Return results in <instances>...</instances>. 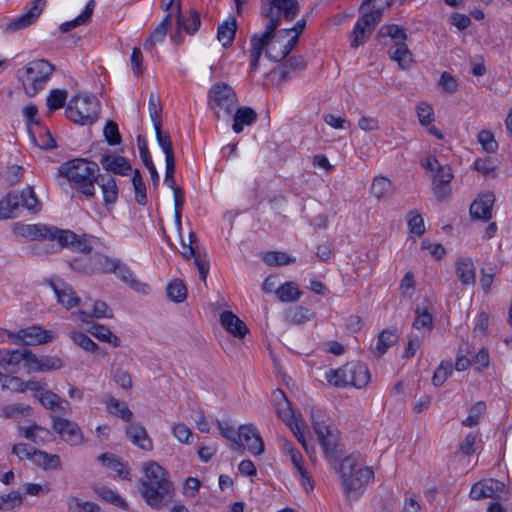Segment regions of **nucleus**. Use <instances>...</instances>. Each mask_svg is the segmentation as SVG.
Instances as JSON below:
<instances>
[{"mask_svg":"<svg viewBox=\"0 0 512 512\" xmlns=\"http://www.w3.org/2000/svg\"><path fill=\"white\" fill-rule=\"evenodd\" d=\"M299 12V3L296 0H261V16L265 20V31L254 34L251 39V71H256L259 60L273 30L278 28L281 16L292 21Z\"/></svg>","mask_w":512,"mask_h":512,"instance_id":"nucleus-1","label":"nucleus"},{"mask_svg":"<svg viewBox=\"0 0 512 512\" xmlns=\"http://www.w3.org/2000/svg\"><path fill=\"white\" fill-rule=\"evenodd\" d=\"M13 232L31 241H56L59 248H69L72 251L88 254L92 251L90 239L82 237L68 229H60L47 224H14Z\"/></svg>","mask_w":512,"mask_h":512,"instance_id":"nucleus-2","label":"nucleus"},{"mask_svg":"<svg viewBox=\"0 0 512 512\" xmlns=\"http://www.w3.org/2000/svg\"><path fill=\"white\" fill-rule=\"evenodd\" d=\"M139 492L148 506L155 510L166 507L175 496V487L168 472L156 462L145 467V479L141 480Z\"/></svg>","mask_w":512,"mask_h":512,"instance_id":"nucleus-3","label":"nucleus"},{"mask_svg":"<svg viewBox=\"0 0 512 512\" xmlns=\"http://www.w3.org/2000/svg\"><path fill=\"white\" fill-rule=\"evenodd\" d=\"M58 171L82 194L87 197L94 196V184L99 175V166L96 162L76 158L63 163Z\"/></svg>","mask_w":512,"mask_h":512,"instance_id":"nucleus-4","label":"nucleus"},{"mask_svg":"<svg viewBox=\"0 0 512 512\" xmlns=\"http://www.w3.org/2000/svg\"><path fill=\"white\" fill-rule=\"evenodd\" d=\"M377 0H364L359 7L361 16L357 20L353 31L350 33V45L357 48L363 45L371 35L375 26L380 22L384 6L376 5ZM393 0H385L386 5H391Z\"/></svg>","mask_w":512,"mask_h":512,"instance_id":"nucleus-5","label":"nucleus"},{"mask_svg":"<svg viewBox=\"0 0 512 512\" xmlns=\"http://www.w3.org/2000/svg\"><path fill=\"white\" fill-rule=\"evenodd\" d=\"M321 410H312V426L317 435L320 447L327 461L332 465L336 464L342 458L344 452L342 448L340 432L334 425H327L320 420Z\"/></svg>","mask_w":512,"mask_h":512,"instance_id":"nucleus-6","label":"nucleus"},{"mask_svg":"<svg viewBox=\"0 0 512 512\" xmlns=\"http://www.w3.org/2000/svg\"><path fill=\"white\" fill-rule=\"evenodd\" d=\"M376 38L380 44H387L389 39L393 46L389 49V57L396 61L402 69H407L412 63V53L408 49L406 40L407 34L405 29L399 27L396 24L382 25L376 35Z\"/></svg>","mask_w":512,"mask_h":512,"instance_id":"nucleus-7","label":"nucleus"},{"mask_svg":"<svg viewBox=\"0 0 512 512\" xmlns=\"http://www.w3.org/2000/svg\"><path fill=\"white\" fill-rule=\"evenodd\" d=\"M68 119L81 125L94 123L99 115V102L96 97L73 96L65 110Z\"/></svg>","mask_w":512,"mask_h":512,"instance_id":"nucleus-8","label":"nucleus"},{"mask_svg":"<svg viewBox=\"0 0 512 512\" xmlns=\"http://www.w3.org/2000/svg\"><path fill=\"white\" fill-rule=\"evenodd\" d=\"M20 206L34 213L41 210V203L32 187H27L21 192L9 193L0 200V220L14 217V211Z\"/></svg>","mask_w":512,"mask_h":512,"instance_id":"nucleus-9","label":"nucleus"},{"mask_svg":"<svg viewBox=\"0 0 512 512\" xmlns=\"http://www.w3.org/2000/svg\"><path fill=\"white\" fill-rule=\"evenodd\" d=\"M238 99L234 89L225 82H218L208 91V105L216 118L221 113L230 116L237 105Z\"/></svg>","mask_w":512,"mask_h":512,"instance_id":"nucleus-10","label":"nucleus"},{"mask_svg":"<svg viewBox=\"0 0 512 512\" xmlns=\"http://www.w3.org/2000/svg\"><path fill=\"white\" fill-rule=\"evenodd\" d=\"M55 67L44 59H39L28 63L25 68L26 82H23L25 92L29 96H35L41 91L51 75Z\"/></svg>","mask_w":512,"mask_h":512,"instance_id":"nucleus-11","label":"nucleus"},{"mask_svg":"<svg viewBox=\"0 0 512 512\" xmlns=\"http://www.w3.org/2000/svg\"><path fill=\"white\" fill-rule=\"evenodd\" d=\"M118 259L111 258L102 254H95L85 262L75 259L71 263L74 270L84 272L86 274H112L115 270V264Z\"/></svg>","mask_w":512,"mask_h":512,"instance_id":"nucleus-12","label":"nucleus"},{"mask_svg":"<svg viewBox=\"0 0 512 512\" xmlns=\"http://www.w3.org/2000/svg\"><path fill=\"white\" fill-rule=\"evenodd\" d=\"M507 489L503 482L494 479H485L475 483L470 490V497L474 500L492 498L495 500L507 499Z\"/></svg>","mask_w":512,"mask_h":512,"instance_id":"nucleus-13","label":"nucleus"},{"mask_svg":"<svg viewBox=\"0 0 512 512\" xmlns=\"http://www.w3.org/2000/svg\"><path fill=\"white\" fill-rule=\"evenodd\" d=\"M30 5L25 13L2 24V30L6 33H12L32 25L42 13L45 0H33Z\"/></svg>","mask_w":512,"mask_h":512,"instance_id":"nucleus-14","label":"nucleus"},{"mask_svg":"<svg viewBox=\"0 0 512 512\" xmlns=\"http://www.w3.org/2000/svg\"><path fill=\"white\" fill-rule=\"evenodd\" d=\"M53 429L62 440L71 446L80 445L83 442V434L77 423L63 417H52Z\"/></svg>","mask_w":512,"mask_h":512,"instance_id":"nucleus-15","label":"nucleus"},{"mask_svg":"<svg viewBox=\"0 0 512 512\" xmlns=\"http://www.w3.org/2000/svg\"><path fill=\"white\" fill-rule=\"evenodd\" d=\"M46 283L53 290L58 303L65 307L67 310L79 305L81 301L80 297L76 295L71 285L66 283L63 279H48L46 280Z\"/></svg>","mask_w":512,"mask_h":512,"instance_id":"nucleus-16","label":"nucleus"},{"mask_svg":"<svg viewBox=\"0 0 512 512\" xmlns=\"http://www.w3.org/2000/svg\"><path fill=\"white\" fill-rule=\"evenodd\" d=\"M374 477L370 467L359 468L352 474H344L342 485L347 495L360 494L363 487Z\"/></svg>","mask_w":512,"mask_h":512,"instance_id":"nucleus-17","label":"nucleus"},{"mask_svg":"<svg viewBox=\"0 0 512 512\" xmlns=\"http://www.w3.org/2000/svg\"><path fill=\"white\" fill-rule=\"evenodd\" d=\"M238 441L245 446L252 455H261L264 452V442L253 424H244L239 427Z\"/></svg>","mask_w":512,"mask_h":512,"instance_id":"nucleus-18","label":"nucleus"},{"mask_svg":"<svg viewBox=\"0 0 512 512\" xmlns=\"http://www.w3.org/2000/svg\"><path fill=\"white\" fill-rule=\"evenodd\" d=\"M16 337L25 345L34 346L48 343L54 339V334L50 330H45L40 326H31L19 330Z\"/></svg>","mask_w":512,"mask_h":512,"instance_id":"nucleus-19","label":"nucleus"},{"mask_svg":"<svg viewBox=\"0 0 512 512\" xmlns=\"http://www.w3.org/2000/svg\"><path fill=\"white\" fill-rule=\"evenodd\" d=\"M495 202V196L492 192L480 194L470 205V216L475 220L487 221L491 218L492 207Z\"/></svg>","mask_w":512,"mask_h":512,"instance_id":"nucleus-20","label":"nucleus"},{"mask_svg":"<svg viewBox=\"0 0 512 512\" xmlns=\"http://www.w3.org/2000/svg\"><path fill=\"white\" fill-rule=\"evenodd\" d=\"M35 397L39 400L41 405L54 413H58L61 416H66L70 409V404L67 400L61 398L58 394L46 390L40 394H35Z\"/></svg>","mask_w":512,"mask_h":512,"instance_id":"nucleus-21","label":"nucleus"},{"mask_svg":"<svg viewBox=\"0 0 512 512\" xmlns=\"http://www.w3.org/2000/svg\"><path fill=\"white\" fill-rule=\"evenodd\" d=\"M116 275V277L127 284L131 289L135 292L141 294L149 293V286L146 283H143L133 277V272L127 266V264L123 263L121 260H117L115 264V270L112 272Z\"/></svg>","mask_w":512,"mask_h":512,"instance_id":"nucleus-22","label":"nucleus"},{"mask_svg":"<svg viewBox=\"0 0 512 512\" xmlns=\"http://www.w3.org/2000/svg\"><path fill=\"white\" fill-rule=\"evenodd\" d=\"M220 324L235 338L242 339L249 333L245 322L231 311H224L220 314Z\"/></svg>","mask_w":512,"mask_h":512,"instance_id":"nucleus-23","label":"nucleus"},{"mask_svg":"<svg viewBox=\"0 0 512 512\" xmlns=\"http://www.w3.org/2000/svg\"><path fill=\"white\" fill-rule=\"evenodd\" d=\"M275 411L277 416L287 425L295 423L300 420V415L297 417L293 411L291 402L287 399L283 391L278 390L274 392Z\"/></svg>","mask_w":512,"mask_h":512,"instance_id":"nucleus-24","label":"nucleus"},{"mask_svg":"<svg viewBox=\"0 0 512 512\" xmlns=\"http://www.w3.org/2000/svg\"><path fill=\"white\" fill-rule=\"evenodd\" d=\"M28 369L33 372H49L61 369L64 366L63 361L56 356H43L38 358L31 351L28 354Z\"/></svg>","mask_w":512,"mask_h":512,"instance_id":"nucleus-25","label":"nucleus"},{"mask_svg":"<svg viewBox=\"0 0 512 512\" xmlns=\"http://www.w3.org/2000/svg\"><path fill=\"white\" fill-rule=\"evenodd\" d=\"M181 247V254L184 258H194V263L198 269L200 279L205 282L209 273V263L206 260V255L202 256L197 246H193L185 242L183 239L181 240Z\"/></svg>","mask_w":512,"mask_h":512,"instance_id":"nucleus-26","label":"nucleus"},{"mask_svg":"<svg viewBox=\"0 0 512 512\" xmlns=\"http://www.w3.org/2000/svg\"><path fill=\"white\" fill-rule=\"evenodd\" d=\"M126 436L129 440L140 449L144 451H151L153 449V442L148 436L144 426L139 423L130 424L125 430Z\"/></svg>","mask_w":512,"mask_h":512,"instance_id":"nucleus-27","label":"nucleus"},{"mask_svg":"<svg viewBox=\"0 0 512 512\" xmlns=\"http://www.w3.org/2000/svg\"><path fill=\"white\" fill-rule=\"evenodd\" d=\"M100 163L106 171L119 175H128L132 171V167L127 158L119 155H104Z\"/></svg>","mask_w":512,"mask_h":512,"instance_id":"nucleus-28","label":"nucleus"},{"mask_svg":"<svg viewBox=\"0 0 512 512\" xmlns=\"http://www.w3.org/2000/svg\"><path fill=\"white\" fill-rule=\"evenodd\" d=\"M20 432L26 439L39 446L49 443L54 439L53 433L49 429L37 424L29 427H20Z\"/></svg>","mask_w":512,"mask_h":512,"instance_id":"nucleus-29","label":"nucleus"},{"mask_svg":"<svg viewBox=\"0 0 512 512\" xmlns=\"http://www.w3.org/2000/svg\"><path fill=\"white\" fill-rule=\"evenodd\" d=\"M284 38H285V36L282 33H280V31L277 30V28L275 30H273V32L271 33V36L269 37V40H268L267 46L264 49V52H265L266 56L274 62H279L285 58V57L274 58V56L271 55V54H274V55L284 54V52H286L285 50H287V41L284 43V41H283Z\"/></svg>","mask_w":512,"mask_h":512,"instance_id":"nucleus-30","label":"nucleus"},{"mask_svg":"<svg viewBox=\"0 0 512 512\" xmlns=\"http://www.w3.org/2000/svg\"><path fill=\"white\" fill-rule=\"evenodd\" d=\"M176 24L179 30L182 29L188 34H194L198 30L201 21L195 10H190L188 16L183 15L181 6L178 4Z\"/></svg>","mask_w":512,"mask_h":512,"instance_id":"nucleus-31","label":"nucleus"},{"mask_svg":"<svg viewBox=\"0 0 512 512\" xmlns=\"http://www.w3.org/2000/svg\"><path fill=\"white\" fill-rule=\"evenodd\" d=\"M95 183H97L102 189L105 204H114L118 197V188L115 179L108 174H99Z\"/></svg>","mask_w":512,"mask_h":512,"instance_id":"nucleus-32","label":"nucleus"},{"mask_svg":"<svg viewBox=\"0 0 512 512\" xmlns=\"http://www.w3.org/2000/svg\"><path fill=\"white\" fill-rule=\"evenodd\" d=\"M455 271L462 285L475 284L476 273L471 258H459L456 261Z\"/></svg>","mask_w":512,"mask_h":512,"instance_id":"nucleus-33","label":"nucleus"},{"mask_svg":"<svg viewBox=\"0 0 512 512\" xmlns=\"http://www.w3.org/2000/svg\"><path fill=\"white\" fill-rule=\"evenodd\" d=\"M431 308V302L427 297H424L421 304H418L415 313L416 318L413 321V327L416 329L428 328L429 330L433 327V318L429 310Z\"/></svg>","mask_w":512,"mask_h":512,"instance_id":"nucleus-34","label":"nucleus"},{"mask_svg":"<svg viewBox=\"0 0 512 512\" xmlns=\"http://www.w3.org/2000/svg\"><path fill=\"white\" fill-rule=\"evenodd\" d=\"M32 455V462L43 470H57L61 468V459L57 454H49L37 449Z\"/></svg>","mask_w":512,"mask_h":512,"instance_id":"nucleus-35","label":"nucleus"},{"mask_svg":"<svg viewBox=\"0 0 512 512\" xmlns=\"http://www.w3.org/2000/svg\"><path fill=\"white\" fill-rule=\"evenodd\" d=\"M350 370V385L356 388H362L370 381V372L368 367L360 362H348Z\"/></svg>","mask_w":512,"mask_h":512,"instance_id":"nucleus-36","label":"nucleus"},{"mask_svg":"<svg viewBox=\"0 0 512 512\" xmlns=\"http://www.w3.org/2000/svg\"><path fill=\"white\" fill-rule=\"evenodd\" d=\"M398 341L396 329H384L379 335L375 347L372 349L374 355L380 357Z\"/></svg>","mask_w":512,"mask_h":512,"instance_id":"nucleus-37","label":"nucleus"},{"mask_svg":"<svg viewBox=\"0 0 512 512\" xmlns=\"http://www.w3.org/2000/svg\"><path fill=\"white\" fill-rule=\"evenodd\" d=\"M137 143H138L140 157H141L144 165L147 167V169H148V171H149V173L151 175V179H152L153 185L154 186H158V184H159V175H158L156 167H155V165H154V163L152 161V158L150 156L149 149H148L145 137L142 136V135H138L137 136Z\"/></svg>","mask_w":512,"mask_h":512,"instance_id":"nucleus-38","label":"nucleus"},{"mask_svg":"<svg viewBox=\"0 0 512 512\" xmlns=\"http://www.w3.org/2000/svg\"><path fill=\"white\" fill-rule=\"evenodd\" d=\"M237 30V21L234 17H229L217 29V39L224 47L232 44Z\"/></svg>","mask_w":512,"mask_h":512,"instance_id":"nucleus-39","label":"nucleus"},{"mask_svg":"<svg viewBox=\"0 0 512 512\" xmlns=\"http://www.w3.org/2000/svg\"><path fill=\"white\" fill-rule=\"evenodd\" d=\"M103 402L111 414L117 415L126 422H131L133 413L125 403H121L111 395H106Z\"/></svg>","mask_w":512,"mask_h":512,"instance_id":"nucleus-40","label":"nucleus"},{"mask_svg":"<svg viewBox=\"0 0 512 512\" xmlns=\"http://www.w3.org/2000/svg\"><path fill=\"white\" fill-rule=\"evenodd\" d=\"M257 119L256 112L250 107L238 108L234 114L232 129L235 133L243 130V125H252Z\"/></svg>","mask_w":512,"mask_h":512,"instance_id":"nucleus-41","label":"nucleus"},{"mask_svg":"<svg viewBox=\"0 0 512 512\" xmlns=\"http://www.w3.org/2000/svg\"><path fill=\"white\" fill-rule=\"evenodd\" d=\"M327 382L335 387L343 388L350 385L349 363L338 369H331L325 374Z\"/></svg>","mask_w":512,"mask_h":512,"instance_id":"nucleus-42","label":"nucleus"},{"mask_svg":"<svg viewBox=\"0 0 512 512\" xmlns=\"http://www.w3.org/2000/svg\"><path fill=\"white\" fill-rule=\"evenodd\" d=\"M305 26L306 21L304 19H300L294 24L293 27L279 30L280 33H282L285 37L289 36L291 32H294V35L287 40V50H285L286 52H284V54H272L274 58L286 57L292 51V49L296 46L299 36L303 32Z\"/></svg>","mask_w":512,"mask_h":512,"instance_id":"nucleus-43","label":"nucleus"},{"mask_svg":"<svg viewBox=\"0 0 512 512\" xmlns=\"http://www.w3.org/2000/svg\"><path fill=\"white\" fill-rule=\"evenodd\" d=\"M394 185L391 180L384 176H377L373 179L370 193L377 199H383L393 193Z\"/></svg>","mask_w":512,"mask_h":512,"instance_id":"nucleus-44","label":"nucleus"},{"mask_svg":"<svg viewBox=\"0 0 512 512\" xmlns=\"http://www.w3.org/2000/svg\"><path fill=\"white\" fill-rule=\"evenodd\" d=\"M98 460L106 467L115 470L119 477L123 479H130V472L127 466L113 454L102 453L98 456Z\"/></svg>","mask_w":512,"mask_h":512,"instance_id":"nucleus-45","label":"nucleus"},{"mask_svg":"<svg viewBox=\"0 0 512 512\" xmlns=\"http://www.w3.org/2000/svg\"><path fill=\"white\" fill-rule=\"evenodd\" d=\"M315 317V313L305 307L296 306L290 308L285 313V319L288 323L293 325H300L307 321L312 320Z\"/></svg>","mask_w":512,"mask_h":512,"instance_id":"nucleus-46","label":"nucleus"},{"mask_svg":"<svg viewBox=\"0 0 512 512\" xmlns=\"http://www.w3.org/2000/svg\"><path fill=\"white\" fill-rule=\"evenodd\" d=\"M95 4V0H89L82 13L79 14L75 19L61 24L60 30L62 32H68L79 25H83L89 22L95 8Z\"/></svg>","mask_w":512,"mask_h":512,"instance_id":"nucleus-47","label":"nucleus"},{"mask_svg":"<svg viewBox=\"0 0 512 512\" xmlns=\"http://www.w3.org/2000/svg\"><path fill=\"white\" fill-rule=\"evenodd\" d=\"M95 493L104 501L115 505L123 510H128V503L116 492L107 486L101 485L94 488Z\"/></svg>","mask_w":512,"mask_h":512,"instance_id":"nucleus-48","label":"nucleus"},{"mask_svg":"<svg viewBox=\"0 0 512 512\" xmlns=\"http://www.w3.org/2000/svg\"><path fill=\"white\" fill-rule=\"evenodd\" d=\"M216 424L220 430V434L224 438L232 441L231 449L243 454L244 453V445L241 443V441L237 440L238 432L236 433L234 428L228 422L216 420Z\"/></svg>","mask_w":512,"mask_h":512,"instance_id":"nucleus-49","label":"nucleus"},{"mask_svg":"<svg viewBox=\"0 0 512 512\" xmlns=\"http://www.w3.org/2000/svg\"><path fill=\"white\" fill-rule=\"evenodd\" d=\"M275 293L282 302L297 301L302 295V292L294 282H286L282 284L276 289Z\"/></svg>","mask_w":512,"mask_h":512,"instance_id":"nucleus-50","label":"nucleus"},{"mask_svg":"<svg viewBox=\"0 0 512 512\" xmlns=\"http://www.w3.org/2000/svg\"><path fill=\"white\" fill-rule=\"evenodd\" d=\"M88 331L100 341L107 342L113 347L120 346V339L114 335L105 325L94 324L89 328Z\"/></svg>","mask_w":512,"mask_h":512,"instance_id":"nucleus-51","label":"nucleus"},{"mask_svg":"<svg viewBox=\"0 0 512 512\" xmlns=\"http://www.w3.org/2000/svg\"><path fill=\"white\" fill-rule=\"evenodd\" d=\"M69 512H100V506L90 501H82L78 497L69 496L67 499Z\"/></svg>","mask_w":512,"mask_h":512,"instance_id":"nucleus-52","label":"nucleus"},{"mask_svg":"<svg viewBox=\"0 0 512 512\" xmlns=\"http://www.w3.org/2000/svg\"><path fill=\"white\" fill-rule=\"evenodd\" d=\"M153 127L155 129L157 143L165 153V159L175 158L169 132L162 131L161 124L154 125Z\"/></svg>","mask_w":512,"mask_h":512,"instance_id":"nucleus-53","label":"nucleus"},{"mask_svg":"<svg viewBox=\"0 0 512 512\" xmlns=\"http://www.w3.org/2000/svg\"><path fill=\"white\" fill-rule=\"evenodd\" d=\"M168 298L175 302L181 303L187 297V289L183 281L180 279H174L171 281L166 288Z\"/></svg>","mask_w":512,"mask_h":512,"instance_id":"nucleus-54","label":"nucleus"},{"mask_svg":"<svg viewBox=\"0 0 512 512\" xmlns=\"http://www.w3.org/2000/svg\"><path fill=\"white\" fill-rule=\"evenodd\" d=\"M306 66L307 62L302 56H292L283 63L281 67L280 79L285 81L289 78V73L291 71H302L306 68Z\"/></svg>","mask_w":512,"mask_h":512,"instance_id":"nucleus-55","label":"nucleus"},{"mask_svg":"<svg viewBox=\"0 0 512 512\" xmlns=\"http://www.w3.org/2000/svg\"><path fill=\"white\" fill-rule=\"evenodd\" d=\"M263 261L270 266H283L295 262V258L285 252L270 251L264 254Z\"/></svg>","mask_w":512,"mask_h":512,"instance_id":"nucleus-56","label":"nucleus"},{"mask_svg":"<svg viewBox=\"0 0 512 512\" xmlns=\"http://www.w3.org/2000/svg\"><path fill=\"white\" fill-rule=\"evenodd\" d=\"M358 466V455L351 454L349 456H346L345 458H341L340 461L336 464V466H333L337 472L341 474V478L344 477V474H352L359 468Z\"/></svg>","mask_w":512,"mask_h":512,"instance_id":"nucleus-57","label":"nucleus"},{"mask_svg":"<svg viewBox=\"0 0 512 512\" xmlns=\"http://www.w3.org/2000/svg\"><path fill=\"white\" fill-rule=\"evenodd\" d=\"M485 409L486 405L484 402H476L470 408L469 415L467 416V418L462 421V425L467 427L476 426L479 423L482 415L484 414Z\"/></svg>","mask_w":512,"mask_h":512,"instance_id":"nucleus-58","label":"nucleus"},{"mask_svg":"<svg viewBox=\"0 0 512 512\" xmlns=\"http://www.w3.org/2000/svg\"><path fill=\"white\" fill-rule=\"evenodd\" d=\"M66 99V90L54 89L47 98V107L50 111L58 110L64 106Z\"/></svg>","mask_w":512,"mask_h":512,"instance_id":"nucleus-59","label":"nucleus"},{"mask_svg":"<svg viewBox=\"0 0 512 512\" xmlns=\"http://www.w3.org/2000/svg\"><path fill=\"white\" fill-rule=\"evenodd\" d=\"M453 371L452 364L450 362L442 361L436 368L432 377V383L436 387H440L447 380Z\"/></svg>","mask_w":512,"mask_h":512,"instance_id":"nucleus-60","label":"nucleus"},{"mask_svg":"<svg viewBox=\"0 0 512 512\" xmlns=\"http://www.w3.org/2000/svg\"><path fill=\"white\" fill-rule=\"evenodd\" d=\"M0 382L2 389L11 391H24V382L16 376L8 373H0Z\"/></svg>","mask_w":512,"mask_h":512,"instance_id":"nucleus-61","label":"nucleus"},{"mask_svg":"<svg viewBox=\"0 0 512 512\" xmlns=\"http://www.w3.org/2000/svg\"><path fill=\"white\" fill-rule=\"evenodd\" d=\"M103 134L109 145L115 146L121 143L122 139L116 122L112 120L107 121L103 129Z\"/></svg>","mask_w":512,"mask_h":512,"instance_id":"nucleus-62","label":"nucleus"},{"mask_svg":"<svg viewBox=\"0 0 512 512\" xmlns=\"http://www.w3.org/2000/svg\"><path fill=\"white\" fill-rule=\"evenodd\" d=\"M407 217L410 232L416 236H421L425 232L422 216L416 211H410Z\"/></svg>","mask_w":512,"mask_h":512,"instance_id":"nucleus-63","label":"nucleus"},{"mask_svg":"<svg viewBox=\"0 0 512 512\" xmlns=\"http://www.w3.org/2000/svg\"><path fill=\"white\" fill-rule=\"evenodd\" d=\"M73 342L88 352H95L98 345L83 332H73L71 334Z\"/></svg>","mask_w":512,"mask_h":512,"instance_id":"nucleus-64","label":"nucleus"}]
</instances>
